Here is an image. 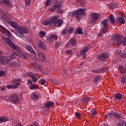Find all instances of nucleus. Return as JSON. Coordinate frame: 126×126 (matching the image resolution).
<instances>
[{"label":"nucleus","instance_id":"1","mask_svg":"<svg viewBox=\"0 0 126 126\" xmlns=\"http://www.w3.org/2000/svg\"><path fill=\"white\" fill-rule=\"evenodd\" d=\"M10 24L12 27L17 30V31L15 30H12L11 31V32L14 33L19 38H21L22 39L25 38L24 34H27V33H28V29L26 27L22 26H19L15 22H13L12 21H10Z\"/></svg>","mask_w":126,"mask_h":126},{"label":"nucleus","instance_id":"2","mask_svg":"<svg viewBox=\"0 0 126 126\" xmlns=\"http://www.w3.org/2000/svg\"><path fill=\"white\" fill-rule=\"evenodd\" d=\"M86 9L85 8H80L78 10H76L73 12L72 16H75L76 18L78 20L80 19L82 16L86 15Z\"/></svg>","mask_w":126,"mask_h":126},{"label":"nucleus","instance_id":"3","mask_svg":"<svg viewBox=\"0 0 126 126\" xmlns=\"http://www.w3.org/2000/svg\"><path fill=\"white\" fill-rule=\"evenodd\" d=\"M108 23V20L105 19L103 20L101 22V24L103 25V29L101 30L100 32L98 34V36L99 37H103V35L104 34L108 31V27H109V25L107 24Z\"/></svg>","mask_w":126,"mask_h":126},{"label":"nucleus","instance_id":"4","mask_svg":"<svg viewBox=\"0 0 126 126\" xmlns=\"http://www.w3.org/2000/svg\"><path fill=\"white\" fill-rule=\"evenodd\" d=\"M14 50H16V51L18 54V56L20 57V58H21L23 60H28V58H29L28 53H26L21 51V50L19 49V47H18V46Z\"/></svg>","mask_w":126,"mask_h":126},{"label":"nucleus","instance_id":"5","mask_svg":"<svg viewBox=\"0 0 126 126\" xmlns=\"http://www.w3.org/2000/svg\"><path fill=\"white\" fill-rule=\"evenodd\" d=\"M59 16H56L53 17L52 18V21H53V24L55 26H57V27H60V26H62L63 21L62 19H58Z\"/></svg>","mask_w":126,"mask_h":126},{"label":"nucleus","instance_id":"6","mask_svg":"<svg viewBox=\"0 0 126 126\" xmlns=\"http://www.w3.org/2000/svg\"><path fill=\"white\" fill-rule=\"evenodd\" d=\"M9 100L12 104H17V103L19 102V100H20V99L17 94L13 93L10 95Z\"/></svg>","mask_w":126,"mask_h":126},{"label":"nucleus","instance_id":"7","mask_svg":"<svg viewBox=\"0 0 126 126\" xmlns=\"http://www.w3.org/2000/svg\"><path fill=\"white\" fill-rule=\"evenodd\" d=\"M0 32L5 35V36L8 37V38H10L12 36L11 32L3 26H0Z\"/></svg>","mask_w":126,"mask_h":126},{"label":"nucleus","instance_id":"8","mask_svg":"<svg viewBox=\"0 0 126 126\" xmlns=\"http://www.w3.org/2000/svg\"><path fill=\"white\" fill-rule=\"evenodd\" d=\"M124 36H121L120 35L115 34L113 37V40L115 43H117L118 46H121L122 45V41Z\"/></svg>","mask_w":126,"mask_h":126},{"label":"nucleus","instance_id":"9","mask_svg":"<svg viewBox=\"0 0 126 126\" xmlns=\"http://www.w3.org/2000/svg\"><path fill=\"white\" fill-rule=\"evenodd\" d=\"M4 41L5 43H6L8 46L10 47V48H11L12 49H13V50L16 49L17 46H16L11 40L8 38V37H4Z\"/></svg>","mask_w":126,"mask_h":126},{"label":"nucleus","instance_id":"10","mask_svg":"<svg viewBox=\"0 0 126 126\" xmlns=\"http://www.w3.org/2000/svg\"><path fill=\"white\" fill-rule=\"evenodd\" d=\"M90 16V20L92 23H95L99 19V15L96 13L91 14Z\"/></svg>","mask_w":126,"mask_h":126},{"label":"nucleus","instance_id":"11","mask_svg":"<svg viewBox=\"0 0 126 126\" xmlns=\"http://www.w3.org/2000/svg\"><path fill=\"white\" fill-rule=\"evenodd\" d=\"M23 48L26 49V50L31 53V54H32V55H34V56H36V52L35 51H34V49H33V48H32L31 46L25 44L23 45Z\"/></svg>","mask_w":126,"mask_h":126},{"label":"nucleus","instance_id":"12","mask_svg":"<svg viewBox=\"0 0 126 126\" xmlns=\"http://www.w3.org/2000/svg\"><path fill=\"white\" fill-rule=\"evenodd\" d=\"M108 58H109V56L105 53L100 54L97 56V59L99 60V61H101V62L106 61V59H108Z\"/></svg>","mask_w":126,"mask_h":126},{"label":"nucleus","instance_id":"13","mask_svg":"<svg viewBox=\"0 0 126 126\" xmlns=\"http://www.w3.org/2000/svg\"><path fill=\"white\" fill-rule=\"evenodd\" d=\"M59 39L58 35L55 34H52L47 38V40L49 41V43H52L54 41H57Z\"/></svg>","mask_w":126,"mask_h":126},{"label":"nucleus","instance_id":"14","mask_svg":"<svg viewBox=\"0 0 126 126\" xmlns=\"http://www.w3.org/2000/svg\"><path fill=\"white\" fill-rule=\"evenodd\" d=\"M8 62V58L6 56H2L0 57V63L2 64V65H4V64H6Z\"/></svg>","mask_w":126,"mask_h":126},{"label":"nucleus","instance_id":"15","mask_svg":"<svg viewBox=\"0 0 126 126\" xmlns=\"http://www.w3.org/2000/svg\"><path fill=\"white\" fill-rule=\"evenodd\" d=\"M28 75L32 79V82L36 83V82L38 81V77H37L36 74L33 73L32 72H30Z\"/></svg>","mask_w":126,"mask_h":126},{"label":"nucleus","instance_id":"16","mask_svg":"<svg viewBox=\"0 0 126 126\" xmlns=\"http://www.w3.org/2000/svg\"><path fill=\"white\" fill-rule=\"evenodd\" d=\"M20 83H21V79H14L12 81V84L14 86H16V88L20 85Z\"/></svg>","mask_w":126,"mask_h":126},{"label":"nucleus","instance_id":"17","mask_svg":"<svg viewBox=\"0 0 126 126\" xmlns=\"http://www.w3.org/2000/svg\"><path fill=\"white\" fill-rule=\"evenodd\" d=\"M9 66L10 67H19V66H20V64L18 62L13 61L9 64Z\"/></svg>","mask_w":126,"mask_h":126},{"label":"nucleus","instance_id":"18","mask_svg":"<svg viewBox=\"0 0 126 126\" xmlns=\"http://www.w3.org/2000/svg\"><path fill=\"white\" fill-rule=\"evenodd\" d=\"M54 105H55V103L53 102H52L51 101H48L46 102L45 106V108L49 109L50 108H52V107H53Z\"/></svg>","mask_w":126,"mask_h":126},{"label":"nucleus","instance_id":"19","mask_svg":"<svg viewBox=\"0 0 126 126\" xmlns=\"http://www.w3.org/2000/svg\"><path fill=\"white\" fill-rule=\"evenodd\" d=\"M97 113L95 108H93L90 110V115L92 118H94V117L97 115Z\"/></svg>","mask_w":126,"mask_h":126},{"label":"nucleus","instance_id":"20","mask_svg":"<svg viewBox=\"0 0 126 126\" xmlns=\"http://www.w3.org/2000/svg\"><path fill=\"white\" fill-rule=\"evenodd\" d=\"M38 47L42 50H46V47H47V45L43 41H40L38 44Z\"/></svg>","mask_w":126,"mask_h":126},{"label":"nucleus","instance_id":"21","mask_svg":"<svg viewBox=\"0 0 126 126\" xmlns=\"http://www.w3.org/2000/svg\"><path fill=\"white\" fill-rule=\"evenodd\" d=\"M117 21H119V23L121 24H125L126 23V20L123 17H117Z\"/></svg>","mask_w":126,"mask_h":126},{"label":"nucleus","instance_id":"22","mask_svg":"<svg viewBox=\"0 0 126 126\" xmlns=\"http://www.w3.org/2000/svg\"><path fill=\"white\" fill-rule=\"evenodd\" d=\"M31 99L32 100H33L35 101V100H37V99H39V95H38L36 93H32L31 94Z\"/></svg>","mask_w":126,"mask_h":126},{"label":"nucleus","instance_id":"23","mask_svg":"<svg viewBox=\"0 0 126 126\" xmlns=\"http://www.w3.org/2000/svg\"><path fill=\"white\" fill-rule=\"evenodd\" d=\"M2 3L5 6H9L11 4L10 0H2Z\"/></svg>","mask_w":126,"mask_h":126},{"label":"nucleus","instance_id":"24","mask_svg":"<svg viewBox=\"0 0 126 126\" xmlns=\"http://www.w3.org/2000/svg\"><path fill=\"white\" fill-rule=\"evenodd\" d=\"M109 19L112 25L115 24V21H116V20L115 19V17H114V16H113L112 14L109 15Z\"/></svg>","mask_w":126,"mask_h":126},{"label":"nucleus","instance_id":"25","mask_svg":"<svg viewBox=\"0 0 126 126\" xmlns=\"http://www.w3.org/2000/svg\"><path fill=\"white\" fill-rule=\"evenodd\" d=\"M69 44H70L71 46H75V44H76V39L74 38L70 39L69 41Z\"/></svg>","mask_w":126,"mask_h":126},{"label":"nucleus","instance_id":"26","mask_svg":"<svg viewBox=\"0 0 126 126\" xmlns=\"http://www.w3.org/2000/svg\"><path fill=\"white\" fill-rule=\"evenodd\" d=\"M30 89L31 90H36V89H39V86H38V85H34V84H32L30 86Z\"/></svg>","mask_w":126,"mask_h":126},{"label":"nucleus","instance_id":"27","mask_svg":"<svg viewBox=\"0 0 126 126\" xmlns=\"http://www.w3.org/2000/svg\"><path fill=\"white\" fill-rule=\"evenodd\" d=\"M54 8L56 10H59V9H62V4L61 3H56L54 6Z\"/></svg>","mask_w":126,"mask_h":126},{"label":"nucleus","instance_id":"28","mask_svg":"<svg viewBox=\"0 0 126 126\" xmlns=\"http://www.w3.org/2000/svg\"><path fill=\"white\" fill-rule=\"evenodd\" d=\"M75 34V35H76V34H83V32H82V29L81 27L77 28Z\"/></svg>","mask_w":126,"mask_h":126},{"label":"nucleus","instance_id":"29","mask_svg":"<svg viewBox=\"0 0 126 126\" xmlns=\"http://www.w3.org/2000/svg\"><path fill=\"white\" fill-rule=\"evenodd\" d=\"M53 21H52V18L50 20V21H44V25L47 26V25H53Z\"/></svg>","mask_w":126,"mask_h":126},{"label":"nucleus","instance_id":"30","mask_svg":"<svg viewBox=\"0 0 126 126\" xmlns=\"http://www.w3.org/2000/svg\"><path fill=\"white\" fill-rule=\"evenodd\" d=\"M39 58H41L42 61H46V56H45V54H44L42 52H39L38 53Z\"/></svg>","mask_w":126,"mask_h":126},{"label":"nucleus","instance_id":"31","mask_svg":"<svg viewBox=\"0 0 126 126\" xmlns=\"http://www.w3.org/2000/svg\"><path fill=\"white\" fill-rule=\"evenodd\" d=\"M101 80V77L100 76H97L94 77V83L96 84L98 83V81Z\"/></svg>","mask_w":126,"mask_h":126},{"label":"nucleus","instance_id":"32","mask_svg":"<svg viewBox=\"0 0 126 126\" xmlns=\"http://www.w3.org/2000/svg\"><path fill=\"white\" fill-rule=\"evenodd\" d=\"M113 116H114V118L116 120L121 119V115H120V114H119L118 113H113Z\"/></svg>","mask_w":126,"mask_h":126},{"label":"nucleus","instance_id":"33","mask_svg":"<svg viewBox=\"0 0 126 126\" xmlns=\"http://www.w3.org/2000/svg\"><path fill=\"white\" fill-rule=\"evenodd\" d=\"M115 97L116 100H121V99H122V94L120 93L116 94Z\"/></svg>","mask_w":126,"mask_h":126},{"label":"nucleus","instance_id":"34","mask_svg":"<svg viewBox=\"0 0 126 126\" xmlns=\"http://www.w3.org/2000/svg\"><path fill=\"white\" fill-rule=\"evenodd\" d=\"M61 44H62V42L61 41H56L54 45V47L56 50H57V49H58L59 47H60Z\"/></svg>","mask_w":126,"mask_h":126},{"label":"nucleus","instance_id":"35","mask_svg":"<svg viewBox=\"0 0 126 126\" xmlns=\"http://www.w3.org/2000/svg\"><path fill=\"white\" fill-rule=\"evenodd\" d=\"M68 29L67 28H65L62 32L61 34L63 36L66 34V33H68Z\"/></svg>","mask_w":126,"mask_h":126},{"label":"nucleus","instance_id":"36","mask_svg":"<svg viewBox=\"0 0 126 126\" xmlns=\"http://www.w3.org/2000/svg\"><path fill=\"white\" fill-rule=\"evenodd\" d=\"M7 121H8V119L6 117H2L0 118V123L7 122Z\"/></svg>","mask_w":126,"mask_h":126},{"label":"nucleus","instance_id":"37","mask_svg":"<svg viewBox=\"0 0 126 126\" xmlns=\"http://www.w3.org/2000/svg\"><path fill=\"white\" fill-rule=\"evenodd\" d=\"M116 126H125V122L123 120H120L118 122Z\"/></svg>","mask_w":126,"mask_h":126},{"label":"nucleus","instance_id":"38","mask_svg":"<svg viewBox=\"0 0 126 126\" xmlns=\"http://www.w3.org/2000/svg\"><path fill=\"white\" fill-rule=\"evenodd\" d=\"M39 35L40 38H44L46 36V32L41 31L39 32Z\"/></svg>","mask_w":126,"mask_h":126},{"label":"nucleus","instance_id":"39","mask_svg":"<svg viewBox=\"0 0 126 126\" xmlns=\"http://www.w3.org/2000/svg\"><path fill=\"white\" fill-rule=\"evenodd\" d=\"M16 56H18L17 54L14 53L13 54H11L10 56L9 57L10 59H12V60H13V59H16Z\"/></svg>","mask_w":126,"mask_h":126},{"label":"nucleus","instance_id":"40","mask_svg":"<svg viewBox=\"0 0 126 126\" xmlns=\"http://www.w3.org/2000/svg\"><path fill=\"white\" fill-rule=\"evenodd\" d=\"M121 81L122 83H126V77L125 76H121Z\"/></svg>","mask_w":126,"mask_h":126},{"label":"nucleus","instance_id":"41","mask_svg":"<svg viewBox=\"0 0 126 126\" xmlns=\"http://www.w3.org/2000/svg\"><path fill=\"white\" fill-rule=\"evenodd\" d=\"M7 88H8V89H16V86H14V85H8L6 86Z\"/></svg>","mask_w":126,"mask_h":126},{"label":"nucleus","instance_id":"42","mask_svg":"<svg viewBox=\"0 0 126 126\" xmlns=\"http://www.w3.org/2000/svg\"><path fill=\"white\" fill-rule=\"evenodd\" d=\"M122 44L123 46H126V36L122 38Z\"/></svg>","mask_w":126,"mask_h":126},{"label":"nucleus","instance_id":"43","mask_svg":"<svg viewBox=\"0 0 126 126\" xmlns=\"http://www.w3.org/2000/svg\"><path fill=\"white\" fill-rule=\"evenodd\" d=\"M40 83L41 85H45L46 84V80L44 79H41L40 80Z\"/></svg>","mask_w":126,"mask_h":126},{"label":"nucleus","instance_id":"44","mask_svg":"<svg viewBox=\"0 0 126 126\" xmlns=\"http://www.w3.org/2000/svg\"><path fill=\"white\" fill-rule=\"evenodd\" d=\"M88 50H89V48L87 47H85L83 49V51H82V53L84 54V53H87Z\"/></svg>","mask_w":126,"mask_h":126},{"label":"nucleus","instance_id":"45","mask_svg":"<svg viewBox=\"0 0 126 126\" xmlns=\"http://www.w3.org/2000/svg\"><path fill=\"white\" fill-rule=\"evenodd\" d=\"M75 116L77 117V119H78L79 120H80L81 118V114H80V113L76 112Z\"/></svg>","mask_w":126,"mask_h":126},{"label":"nucleus","instance_id":"46","mask_svg":"<svg viewBox=\"0 0 126 126\" xmlns=\"http://www.w3.org/2000/svg\"><path fill=\"white\" fill-rule=\"evenodd\" d=\"M113 113H108L107 114V115H106V117L107 118V119H110L111 118L112 115H113Z\"/></svg>","mask_w":126,"mask_h":126},{"label":"nucleus","instance_id":"47","mask_svg":"<svg viewBox=\"0 0 126 126\" xmlns=\"http://www.w3.org/2000/svg\"><path fill=\"white\" fill-rule=\"evenodd\" d=\"M5 74V71L3 70H0V77L3 76Z\"/></svg>","mask_w":126,"mask_h":126},{"label":"nucleus","instance_id":"48","mask_svg":"<svg viewBox=\"0 0 126 126\" xmlns=\"http://www.w3.org/2000/svg\"><path fill=\"white\" fill-rule=\"evenodd\" d=\"M25 1L27 5H30V3H31V0H25Z\"/></svg>","mask_w":126,"mask_h":126},{"label":"nucleus","instance_id":"49","mask_svg":"<svg viewBox=\"0 0 126 126\" xmlns=\"http://www.w3.org/2000/svg\"><path fill=\"white\" fill-rule=\"evenodd\" d=\"M66 53L67 55H72V50L69 49L66 51Z\"/></svg>","mask_w":126,"mask_h":126},{"label":"nucleus","instance_id":"50","mask_svg":"<svg viewBox=\"0 0 126 126\" xmlns=\"http://www.w3.org/2000/svg\"><path fill=\"white\" fill-rule=\"evenodd\" d=\"M51 0H47L46 1V5L49 6L51 4Z\"/></svg>","mask_w":126,"mask_h":126},{"label":"nucleus","instance_id":"51","mask_svg":"<svg viewBox=\"0 0 126 126\" xmlns=\"http://www.w3.org/2000/svg\"><path fill=\"white\" fill-rule=\"evenodd\" d=\"M74 29L72 27H70L69 30H68V33H72L73 32Z\"/></svg>","mask_w":126,"mask_h":126},{"label":"nucleus","instance_id":"52","mask_svg":"<svg viewBox=\"0 0 126 126\" xmlns=\"http://www.w3.org/2000/svg\"><path fill=\"white\" fill-rule=\"evenodd\" d=\"M85 101L86 102H90V101H91V97L88 96L87 97L85 98Z\"/></svg>","mask_w":126,"mask_h":126},{"label":"nucleus","instance_id":"53","mask_svg":"<svg viewBox=\"0 0 126 126\" xmlns=\"http://www.w3.org/2000/svg\"><path fill=\"white\" fill-rule=\"evenodd\" d=\"M97 72H98V73H103L102 68H100L99 69H97Z\"/></svg>","mask_w":126,"mask_h":126},{"label":"nucleus","instance_id":"54","mask_svg":"<svg viewBox=\"0 0 126 126\" xmlns=\"http://www.w3.org/2000/svg\"><path fill=\"white\" fill-rule=\"evenodd\" d=\"M28 83L29 84H31V85H32V83H33V81L32 80H31V79H29L28 80Z\"/></svg>","mask_w":126,"mask_h":126},{"label":"nucleus","instance_id":"55","mask_svg":"<svg viewBox=\"0 0 126 126\" xmlns=\"http://www.w3.org/2000/svg\"><path fill=\"white\" fill-rule=\"evenodd\" d=\"M0 18L1 19V20H4L5 21H6L5 16H0Z\"/></svg>","mask_w":126,"mask_h":126},{"label":"nucleus","instance_id":"56","mask_svg":"<svg viewBox=\"0 0 126 126\" xmlns=\"http://www.w3.org/2000/svg\"><path fill=\"white\" fill-rule=\"evenodd\" d=\"M120 57H121V58H125V57H126V54H125V53H121L120 54Z\"/></svg>","mask_w":126,"mask_h":126},{"label":"nucleus","instance_id":"57","mask_svg":"<svg viewBox=\"0 0 126 126\" xmlns=\"http://www.w3.org/2000/svg\"><path fill=\"white\" fill-rule=\"evenodd\" d=\"M79 2H80L81 4H84L85 1L84 0H80Z\"/></svg>","mask_w":126,"mask_h":126},{"label":"nucleus","instance_id":"58","mask_svg":"<svg viewBox=\"0 0 126 126\" xmlns=\"http://www.w3.org/2000/svg\"><path fill=\"white\" fill-rule=\"evenodd\" d=\"M58 12L59 13H63V9H59Z\"/></svg>","mask_w":126,"mask_h":126},{"label":"nucleus","instance_id":"59","mask_svg":"<svg viewBox=\"0 0 126 126\" xmlns=\"http://www.w3.org/2000/svg\"><path fill=\"white\" fill-rule=\"evenodd\" d=\"M92 72H94V73H98V70L97 69L92 70Z\"/></svg>","mask_w":126,"mask_h":126},{"label":"nucleus","instance_id":"60","mask_svg":"<svg viewBox=\"0 0 126 126\" xmlns=\"http://www.w3.org/2000/svg\"><path fill=\"white\" fill-rule=\"evenodd\" d=\"M56 10V9L54 8V7H52L50 9V11H55Z\"/></svg>","mask_w":126,"mask_h":126},{"label":"nucleus","instance_id":"61","mask_svg":"<svg viewBox=\"0 0 126 126\" xmlns=\"http://www.w3.org/2000/svg\"><path fill=\"white\" fill-rule=\"evenodd\" d=\"M87 58V55L86 54H84L83 56V59H86Z\"/></svg>","mask_w":126,"mask_h":126},{"label":"nucleus","instance_id":"62","mask_svg":"<svg viewBox=\"0 0 126 126\" xmlns=\"http://www.w3.org/2000/svg\"><path fill=\"white\" fill-rule=\"evenodd\" d=\"M102 71L103 72H106L107 71V70L106 69L105 67H104L102 68Z\"/></svg>","mask_w":126,"mask_h":126},{"label":"nucleus","instance_id":"63","mask_svg":"<svg viewBox=\"0 0 126 126\" xmlns=\"http://www.w3.org/2000/svg\"><path fill=\"white\" fill-rule=\"evenodd\" d=\"M5 89L4 88V87H2V88H1V90L2 91H4V90H5Z\"/></svg>","mask_w":126,"mask_h":126},{"label":"nucleus","instance_id":"64","mask_svg":"<svg viewBox=\"0 0 126 126\" xmlns=\"http://www.w3.org/2000/svg\"><path fill=\"white\" fill-rule=\"evenodd\" d=\"M105 69H106V71L108 70V69H109V67H105Z\"/></svg>","mask_w":126,"mask_h":126}]
</instances>
